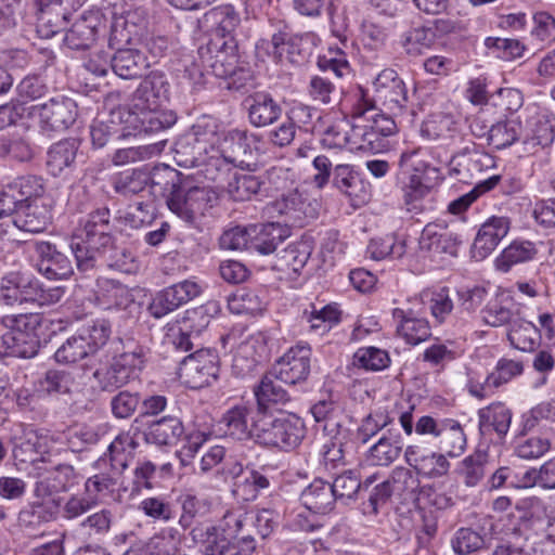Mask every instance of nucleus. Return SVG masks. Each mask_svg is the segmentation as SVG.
Here are the masks:
<instances>
[{"instance_id":"4c0bfd02","label":"nucleus","mask_w":555,"mask_h":555,"mask_svg":"<svg viewBox=\"0 0 555 555\" xmlns=\"http://www.w3.org/2000/svg\"><path fill=\"white\" fill-rule=\"evenodd\" d=\"M188 321H198V326L188 325L186 322H184V327H179L178 332H172V334L169 335L170 344L178 352H188L194 348L193 338H196V336H193V332L198 334L202 328L208 326L209 315L203 308H199L189 312Z\"/></svg>"},{"instance_id":"1a4fd4ad","label":"nucleus","mask_w":555,"mask_h":555,"mask_svg":"<svg viewBox=\"0 0 555 555\" xmlns=\"http://www.w3.org/2000/svg\"><path fill=\"white\" fill-rule=\"evenodd\" d=\"M257 142V135L247 130L231 129L219 135L216 152L225 163L234 167L249 168L254 165Z\"/></svg>"},{"instance_id":"4d7b16f0","label":"nucleus","mask_w":555,"mask_h":555,"mask_svg":"<svg viewBox=\"0 0 555 555\" xmlns=\"http://www.w3.org/2000/svg\"><path fill=\"white\" fill-rule=\"evenodd\" d=\"M338 411L337 401L332 393L322 396L311 408L310 412L315 422H325L323 433L324 436H331L335 430L343 429L339 423L334 421V416Z\"/></svg>"},{"instance_id":"0e129e2a","label":"nucleus","mask_w":555,"mask_h":555,"mask_svg":"<svg viewBox=\"0 0 555 555\" xmlns=\"http://www.w3.org/2000/svg\"><path fill=\"white\" fill-rule=\"evenodd\" d=\"M139 509L154 521L169 522L177 517L175 506L163 496H149L139 504Z\"/></svg>"},{"instance_id":"f8f14e48","label":"nucleus","mask_w":555,"mask_h":555,"mask_svg":"<svg viewBox=\"0 0 555 555\" xmlns=\"http://www.w3.org/2000/svg\"><path fill=\"white\" fill-rule=\"evenodd\" d=\"M311 354L307 344L291 347L274 364V376L288 385L306 382L311 370Z\"/></svg>"},{"instance_id":"4be33fe9","label":"nucleus","mask_w":555,"mask_h":555,"mask_svg":"<svg viewBox=\"0 0 555 555\" xmlns=\"http://www.w3.org/2000/svg\"><path fill=\"white\" fill-rule=\"evenodd\" d=\"M138 442L129 434L118 435L108 446L107 452L104 453L95 462L98 469L106 466L114 472L115 475H121L134 459Z\"/></svg>"},{"instance_id":"473e14b6","label":"nucleus","mask_w":555,"mask_h":555,"mask_svg":"<svg viewBox=\"0 0 555 555\" xmlns=\"http://www.w3.org/2000/svg\"><path fill=\"white\" fill-rule=\"evenodd\" d=\"M302 505L313 514L325 515L335 507L336 496L331 482L314 479L300 494Z\"/></svg>"},{"instance_id":"e2e57ef3","label":"nucleus","mask_w":555,"mask_h":555,"mask_svg":"<svg viewBox=\"0 0 555 555\" xmlns=\"http://www.w3.org/2000/svg\"><path fill=\"white\" fill-rule=\"evenodd\" d=\"M486 544L485 537L468 527H462L455 531L451 539V546L457 555H469L478 552Z\"/></svg>"},{"instance_id":"39448f33","label":"nucleus","mask_w":555,"mask_h":555,"mask_svg":"<svg viewBox=\"0 0 555 555\" xmlns=\"http://www.w3.org/2000/svg\"><path fill=\"white\" fill-rule=\"evenodd\" d=\"M199 59L205 67L218 78H227L235 73L241 63L238 44L235 38L210 37L208 42L198 48Z\"/></svg>"},{"instance_id":"7c9ffc66","label":"nucleus","mask_w":555,"mask_h":555,"mask_svg":"<svg viewBox=\"0 0 555 555\" xmlns=\"http://www.w3.org/2000/svg\"><path fill=\"white\" fill-rule=\"evenodd\" d=\"M116 52L111 56V68L122 79L141 77L149 67L145 55L133 48L112 47Z\"/></svg>"},{"instance_id":"c9c22d12","label":"nucleus","mask_w":555,"mask_h":555,"mask_svg":"<svg viewBox=\"0 0 555 555\" xmlns=\"http://www.w3.org/2000/svg\"><path fill=\"white\" fill-rule=\"evenodd\" d=\"M12 215L13 227L29 233L44 231L51 220L48 207L36 202L18 206Z\"/></svg>"},{"instance_id":"8fccbe9b","label":"nucleus","mask_w":555,"mask_h":555,"mask_svg":"<svg viewBox=\"0 0 555 555\" xmlns=\"http://www.w3.org/2000/svg\"><path fill=\"white\" fill-rule=\"evenodd\" d=\"M2 341L8 353L17 358H33L40 348L39 334L25 335L7 331L2 335Z\"/></svg>"},{"instance_id":"6e6d98bb","label":"nucleus","mask_w":555,"mask_h":555,"mask_svg":"<svg viewBox=\"0 0 555 555\" xmlns=\"http://www.w3.org/2000/svg\"><path fill=\"white\" fill-rule=\"evenodd\" d=\"M333 184L341 193L352 199L364 201L362 182L359 175L349 165H337L334 168Z\"/></svg>"},{"instance_id":"393cba45","label":"nucleus","mask_w":555,"mask_h":555,"mask_svg":"<svg viewBox=\"0 0 555 555\" xmlns=\"http://www.w3.org/2000/svg\"><path fill=\"white\" fill-rule=\"evenodd\" d=\"M146 27L144 14L127 11L114 17L111 26L109 47L127 46L138 39Z\"/></svg>"},{"instance_id":"f704fd0d","label":"nucleus","mask_w":555,"mask_h":555,"mask_svg":"<svg viewBox=\"0 0 555 555\" xmlns=\"http://www.w3.org/2000/svg\"><path fill=\"white\" fill-rule=\"evenodd\" d=\"M392 318L398 322V334L410 345H417L431 335L428 321L417 318L412 310L396 308L392 310Z\"/></svg>"},{"instance_id":"79ce46f5","label":"nucleus","mask_w":555,"mask_h":555,"mask_svg":"<svg viewBox=\"0 0 555 555\" xmlns=\"http://www.w3.org/2000/svg\"><path fill=\"white\" fill-rule=\"evenodd\" d=\"M280 379L274 376V371L264 375L255 388V396L260 409H267L272 404H286L291 401L289 393L281 386Z\"/></svg>"},{"instance_id":"5701e85b","label":"nucleus","mask_w":555,"mask_h":555,"mask_svg":"<svg viewBox=\"0 0 555 555\" xmlns=\"http://www.w3.org/2000/svg\"><path fill=\"white\" fill-rule=\"evenodd\" d=\"M76 481L73 466L60 464L37 474L34 494L36 498H48L54 493L67 491Z\"/></svg>"},{"instance_id":"ddd939ff","label":"nucleus","mask_w":555,"mask_h":555,"mask_svg":"<svg viewBox=\"0 0 555 555\" xmlns=\"http://www.w3.org/2000/svg\"><path fill=\"white\" fill-rule=\"evenodd\" d=\"M375 96L371 98L379 102L395 116L402 114L408 103V91L404 81L396 70L386 68L374 80Z\"/></svg>"},{"instance_id":"603ef678","label":"nucleus","mask_w":555,"mask_h":555,"mask_svg":"<svg viewBox=\"0 0 555 555\" xmlns=\"http://www.w3.org/2000/svg\"><path fill=\"white\" fill-rule=\"evenodd\" d=\"M69 21V14L62 12L55 4L47 5L37 18V33L41 38H51L64 30Z\"/></svg>"},{"instance_id":"cd10ccee","label":"nucleus","mask_w":555,"mask_h":555,"mask_svg":"<svg viewBox=\"0 0 555 555\" xmlns=\"http://www.w3.org/2000/svg\"><path fill=\"white\" fill-rule=\"evenodd\" d=\"M100 24L99 12H83L67 29L65 44L73 50L88 49L95 41Z\"/></svg>"},{"instance_id":"774afa93","label":"nucleus","mask_w":555,"mask_h":555,"mask_svg":"<svg viewBox=\"0 0 555 555\" xmlns=\"http://www.w3.org/2000/svg\"><path fill=\"white\" fill-rule=\"evenodd\" d=\"M261 188L259 178L249 173L235 175L228 183L227 192L235 202H243L251 198Z\"/></svg>"},{"instance_id":"de8ad7c7","label":"nucleus","mask_w":555,"mask_h":555,"mask_svg":"<svg viewBox=\"0 0 555 555\" xmlns=\"http://www.w3.org/2000/svg\"><path fill=\"white\" fill-rule=\"evenodd\" d=\"M537 255L535 245L530 241H515L495 259L496 269L507 272L513 266L529 261Z\"/></svg>"},{"instance_id":"a18cd8bd","label":"nucleus","mask_w":555,"mask_h":555,"mask_svg":"<svg viewBox=\"0 0 555 555\" xmlns=\"http://www.w3.org/2000/svg\"><path fill=\"white\" fill-rule=\"evenodd\" d=\"M524 126L518 118L492 125L489 129V142L498 150H503L512 144L522 141Z\"/></svg>"},{"instance_id":"ea45409f","label":"nucleus","mask_w":555,"mask_h":555,"mask_svg":"<svg viewBox=\"0 0 555 555\" xmlns=\"http://www.w3.org/2000/svg\"><path fill=\"white\" fill-rule=\"evenodd\" d=\"M518 532L528 543V547L534 546L541 540L550 539L555 533V519L547 516H529L521 518Z\"/></svg>"},{"instance_id":"dca6fc26","label":"nucleus","mask_w":555,"mask_h":555,"mask_svg":"<svg viewBox=\"0 0 555 555\" xmlns=\"http://www.w3.org/2000/svg\"><path fill=\"white\" fill-rule=\"evenodd\" d=\"M477 415L480 435L498 443L504 442L513 418L511 409L502 402H492L479 409Z\"/></svg>"},{"instance_id":"6ab92c4d","label":"nucleus","mask_w":555,"mask_h":555,"mask_svg":"<svg viewBox=\"0 0 555 555\" xmlns=\"http://www.w3.org/2000/svg\"><path fill=\"white\" fill-rule=\"evenodd\" d=\"M37 269L49 280H66L74 273L70 259L49 242L36 244Z\"/></svg>"},{"instance_id":"0eeeda50","label":"nucleus","mask_w":555,"mask_h":555,"mask_svg":"<svg viewBox=\"0 0 555 555\" xmlns=\"http://www.w3.org/2000/svg\"><path fill=\"white\" fill-rule=\"evenodd\" d=\"M276 31L272 35L271 40L260 39L256 43L258 56L272 55L278 62H287L291 64H301L305 62L299 44L301 38L291 33L289 26L285 21H278Z\"/></svg>"},{"instance_id":"c85d7f7f","label":"nucleus","mask_w":555,"mask_h":555,"mask_svg":"<svg viewBox=\"0 0 555 555\" xmlns=\"http://www.w3.org/2000/svg\"><path fill=\"white\" fill-rule=\"evenodd\" d=\"M183 435L182 421L177 416L167 415L147 424L144 440L159 447H171L177 444Z\"/></svg>"},{"instance_id":"49530a36","label":"nucleus","mask_w":555,"mask_h":555,"mask_svg":"<svg viewBox=\"0 0 555 555\" xmlns=\"http://www.w3.org/2000/svg\"><path fill=\"white\" fill-rule=\"evenodd\" d=\"M74 376L64 370H49L35 382L38 395H64L72 391Z\"/></svg>"},{"instance_id":"37998d69","label":"nucleus","mask_w":555,"mask_h":555,"mask_svg":"<svg viewBox=\"0 0 555 555\" xmlns=\"http://www.w3.org/2000/svg\"><path fill=\"white\" fill-rule=\"evenodd\" d=\"M78 144L75 140H63L54 143L48 151L47 167L54 177L60 176L75 163Z\"/></svg>"},{"instance_id":"423d86ee","label":"nucleus","mask_w":555,"mask_h":555,"mask_svg":"<svg viewBox=\"0 0 555 555\" xmlns=\"http://www.w3.org/2000/svg\"><path fill=\"white\" fill-rule=\"evenodd\" d=\"M179 377L192 388L209 386L219 375V357L210 349H196L180 361Z\"/></svg>"},{"instance_id":"c756f323","label":"nucleus","mask_w":555,"mask_h":555,"mask_svg":"<svg viewBox=\"0 0 555 555\" xmlns=\"http://www.w3.org/2000/svg\"><path fill=\"white\" fill-rule=\"evenodd\" d=\"M251 250L270 255L289 236L287 227L279 222L251 224Z\"/></svg>"},{"instance_id":"a211bd4d","label":"nucleus","mask_w":555,"mask_h":555,"mask_svg":"<svg viewBox=\"0 0 555 555\" xmlns=\"http://www.w3.org/2000/svg\"><path fill=\"white\" fill-rule=\"evenodd\" d=\"M170 85L162 72H151L139 85L133 93L135 108L155 109L169 100Z\"/></svg>"},{"instance_id":"13d9d810","label":"nucleus","mask_w":555,"mask_h":555,"mask_svg":"<svg viewBox=\"0 0 555 555\" xmlns=\"http://www.w3.org/2000/svg\"><path fill=\"white\" fill-rule=\"evenodd\" d=\"M352 364L366 371L378 372L389 366L390 357L384 349L373 346L362 347L354 352Z\"/></svg>"},{"instance_id":"69168bd1","label":"nucleus","mask_w":555,"mask_h":555,"mask_svg":"<svg viewBox=\"0 0 555 555\" xmlns=\"http://www.w3.org/2000/svg\"><path fill=\"white\" fill-rule=\"evenodd\" d=\"M386 409H377L367 414L361 422L357 430V438L362 443H366L372 437L392 423Z\"/></svg>"},{"instance_id":"5fc2aeb1","label":"nucleus","mask_w":555,"mask_h":555,"mask_svg":"<svg viewBox=\"0 0 555 555\" xmlns=\"http://www.w3.org/2000/svg\"><path fill=\"white\" fill-rule=\"evenodd\" d=\"M149 184L147 171L132 169L119 172L113 178V189L122 196H132L143 191Z\"/></svg>"},{"instance_id":"a878e982","label":"nucleus","mask_w":555,"mask_h":555,"mask_svg":"<svg viewBox=\"0 0 555 555\" xmlns=\"http://www.w3.org/2000/svg\"><path fill=\"white\" fill-rule=\"evenodd\" d=\"M460 244V236L441 223L426 224L420 238L421 248L434 254L455 256Z\"/></svg>"},{"instance_id":"e433bc0d","label":"nucleus","mask_w":555,"mask_h":555,"mask_svg":"<svg viewBox=\"0 0 555 555\" xmlns=\"http://www.w3.org/2000/svg\"><path fill=\"white\" fill-rule=\"evenodd\" d=\"M206 23L212 27L211 37L234 38V31L241 18L235 9L230 5H219L210 9L204 15Z\"/></svg>"},{"instance_id":"b1692460","label":"nucleus","mask_w":555,"mask_h":555,"mask_svg":"<svg viewBox=\"0 0 555 555\" xmlns=\"http://www.w3.org/2000/svg\"><path fill=\"white\" fill-rule=\"evenodd\" d=\"M230 473L234 479L232 492L242 501H254L261 490L270 487V480L264 474L254 468H243L241 463H235Z\"/></svg>"},{"instance_id":"2f4dec72","label":"nucleus","mask_w":555,"mask_h":555,"mask_svg":"<svg viewBox=\"0 0 555 555\" xmlns=\"http://www.w3.org/2000/svg\"><path fill=\"white\" fill-rule=\"evenodd\" d=\"M147 177L151 193L156 197L166 198L168 206L170 198L179 195L184 185L181 173L167 165L154 167L151 171H147Z\"/></svg>"},{"instance_id":"20e7f679","label":"nucleus","mask_w":555,"mask_h":555,"mask_svg":"<svg viewBox=\"0 0 555 555\" xmlns=\"http://www.w3.org/2000/svg\"><path fill=\"white\" fill-rule=\"evenodd\" d=\"M144 362V352L138 348L115 357L109 364L99 366L92 376L102 391L113 392L138 377Z\"/></svg>"},{"instance_id":"2eb2a0df","label":"nucleus","mask_w":555,"mask_h":555,"mask_svg":"<svg viewBox=\"0 0 555 555\" xmlns=\"http://www.w3.org/2000/svg\"><path fill=\"white\" fill-rule=\"evenodd\" d=\"M31 114L39 117L44 130L63 131L75 122L77 106L72 99L57 96L31 106Z\"/></svg>"},{"instance_id":"9b49d317","label":"nucleus","mask_w":555,"mask_h":555,"mask_svg":"<svg viewBox=\"0 0 555 555\" xmlns=\"http://www.w3.org/2000/svg\"><path fill=\"white\" fill-rule=\"evenodd\" d=\"M420 149H412L402 152L399 165L404 170H413L410 182L404 189V198L406 204L418 201L424 197L431 188V182L438 179V169L431 167L418 159Z\"/></svg>"},{"instance_id":"412c9836","label":"nucleus","mask_w":555,"mask_h":555,"mask_svg":"<svg viewBox=\"0 0 555 555\" xmlns=\"http://www.w3.org/2000/svg\"><path fill=\"white\" fill-rule=\"evenodd\" d=\"M95 304L105 310H126L134 304L131 291L117 280L100 276L93 289Z\"/></svg>"},{"instance_id":"c03bdc74","label":"nucleus","mask_w":555,"mask_h":555,"mask_svg":"<svg viewBox=\"0 0 555 555\" xmlns=\"http://www.w3.org/2000/svg\"><path fill=\"white\" fill-rule=\"evenodd\" d=\"M190 132L206 162L208 153L214 152L219 144L220 133L217 121L210 117H204L191 127Z\"/></svg>"},{"instance_id":"7ed1b4c3","label":"nucleus","mask_w":555,"mask_h":555,"mask_svg":"<svg viewBox=\"0 0 555 555\" xmlns=\"http://www.w3.org/2000/svg\"><path fill=\"white\" fill-rule=\"evenodd\" d=\"M351 118L353 120V139L362 140L364 151L378 147L380 137H388L396 132L395 120L376 112L375 101L363 90H359V99L353 105Z\"/></svg>"},{"instance_id":"338daca9","label":"nucleus","mask_w":555,"mask_h":555,"mask_svg":"<svg viewBox=\"0 0 555 555\" xmlns=\"http://www.w3.org/2000/svg\"><path fill=\"white\" fill-rule=\"evenodd\" d=\"M181 538L177 529L165 528L151 538L147 548L151 555H177Z\"/></svg>"},{"instance_id":"3c124183","label":"nucleus","mask_w":555,"mask_h":555,"mask_svg":"<svg viewBox=\"0 0 555 555\" xmlns=\"http://www.w3.org/2000/svg\"><path fill=\"white\" fill-rule=\"evenodd\" d=\"M541 337L540 330L526 320H516L512 323L507 338L511 345L521 351H532Z\"/></svg>"},{"instance_id":"f3484780","label":"nucleus","mask_w":555,"mask_h":555,"mask_svg":"<svg viewBox=\"0 0 555 555\" xmlns=\"http://www.w3.org/2000/svg\"><path fill=\"white\" fill-rule=\"evenodd\" d=\"M555 139V118L540 112L526 121L522 132L521 152L535 154L550 146Z\"/></svg>"},{"instance_id":"864d4df0","label":"nucleus","mask_w":555,"mask_h":555,"mask_svg":"<svg viewBox=\"0 0 555 555\" xmlns=\"http://www.w3.org/2000/svg\"><path fill=\"white\" fill-rule=\"evenodd\" d=\"M156 465L149 461H139L132 472L131 481L122 480L120 490L128 493L130 498H134L141 493L143 489L151 490L153 488L152 479L156 474Z\"/></svg>"},{"instance_id":"f03ea898","label":"nucleus","mask_w":555,"mask_h":555,"mask_svg":"<svg viewBox=\"0 0 555 555\" xmlns=\"http://www.w3.org/2000/svg\"><path fill=\"white\" fill-rule=\"evenodd\" d=\"M307 435L304 420L294 413L263 418L254 424V441L262 447L280 451L298 448Z\"/></svg>"},{"instance_id":"58836bf2","label":"nucleus","mask_w":555,"mask_h":555,"mask_svg":"<svg viewBox=\"0 0 555 555\" xmlns=\"http://www.w3.org/2000/svg\"><path fill=\"white\" fill-rule=\"evenodd\" d=\"M441 429L437 436L440 451L449 456H460L466 448V435L460 422L452 418H442Z\"/></svg>"},{"instance_id":"9d476101","label":"nucleus","mask_w":555,"mask_h":555,"mask_svg":"<svg viewBox=\"0 0 555 555\" xmlns=\"http://www.w3.org/2000/svg\"><path fill=\"white\" fill-rule=\"evenodd\" d=\"M218 202V195L208 188H183L179 195H175L169 201V209L178 217L189 223H193L198 218L211 209Z\"/></svg>"},{"instance_id":"680f3d73","label":"nucleus","mask_w":555,"mask_h":555,"mask_svg":"<svg viewBox=\"0 0 555 555\" xmlns=\"http://www.w3.org/2000/svg\"><path fill=\"white\" fill-rule=\"evenodd\" d=\"M402 451L399 440L391 441L389 437L383 435L370 450L367 459L372 465L388 466L395 462Z\"/></svg>"},{"instance_id":"f257e3e1","label":"nucleus","mask_w":555,"mask_h":555,"mask_svg":"<svg viewBox=\"0 0 555 555\" xmlns=\"http://www.w3.org/2000/svg\"><path fill=\"white\" fill-rule=\"evenodd\" d=\"M108 208H100L80 222L79 234L73 237L70 249L79 271L87 272L95 267V255L112 244Z\"/></svg>"},{"instance_id":"6e6552de","label":"nucleus","mask_w":555,"mask_h":555,"mask_svg":"<svg viewBox=\"0 0 555 555\" xmlns=\"http://www.w3.org/2000/svg\"><path fill=\"white\" fill-rule=\"evenodd\" d=\"M42 178L34 175L21 176L3 185L0 193V219L11 217L18 206L35 203L44 193Z\"/></svg>"},{"instance_id":"a19ab883","label":"nucleus","mask_w":555,"mask_h":555,"mask_svg":"<svg viewBox=\"0 0 555 555\" xmlns=\"http://www.w3.org/2000/svg\"><path fill=\"white\" fill-rule=\"evenodd\" d=\"M250 410L245 405H235L228 410L220 420L224 434L236 440L254 439V428L248 425Z\"/></svg>"},{"instance_id":"bb28decb","label":"nucleus","mask_w":555,"mask_h":555,"mask_svg":"<svg viewBox=\"0 0 555 555\" xmlns=\"http://www.w3.org/2000/svg\"><path fill=\"white\" fill-rule=\"evenodd\" d=\"M249 122L257 127H267L274 124L282 114V107L267 92H255L244 100Z\"/></svg>"},{"instance_id":"72a5a7b5","label":"nucleus","mask_w":555,"mask_h":555,"mask_svg":"<svg viewBox=\"0 0 555 555\" xmlns=\"http://www.w3.org/2000/svg\"><path fill=\"white\" fill-rule=\"evenodd\" d=\"M517 314L513 297L504 292L496 293L481 310L483 322L492 327L512 325Z\"/></svg>"},{"instance_id":"4468645a","label":"nucleus","mask_w":555,"mask_h":555,"mask_svg":"<svg viewBox=\"0 0 555 555\" xmlns=\"http://www.w3.org/2000/svg\"><path fill=\"white\" fill-rule=\"evenodd\" d=\"M199 294L201 286L196 282L184 280L156 293L147 310L152 317L160 319L188 304Z\"/></svg>"},{"instance_id":"bf43d9fd","label":"nucleus","mask_w":555,"mask_h":555,"mask_svg":"<svg viewBox=\"0 0 555 555\" xmlns=\"http://www.w3.org/2000/svg\"><path fill=\"white\" fill-rule=\"evenodd\" d=\"M436 36L430 27L418 26L402 35L401 46L409 55L417 56L435 42Z\"/></svg>"},{"instance_id":"09e8293b","label":"nucleus","mask_w":555,"mask_h":555,"mask_svg":"<svg viewBox=\"0 0 555 555\" xmlns=\"http://www.w3.org/2000/svg\"><path fill=\"white\" fill-rule=\"evenodd\" d=\"M106 433L105 425H81L70 429L66 435L68 449L82 452L100 442Z\"/></svg>"},{"instance_id":"aec40b11","label":"nucleus","mask_w":555,"mask_h":555,"mask_svg":"<svg viewBox=\"0 0 555 555\" xmlns=\"http://www.w3.org/2000/svg\"><path fill=\"white\" fill-rule=\"evenodd\" d=\"M507 217L492 216L480 227L472 246V254L476 260L487 258L507 235L509 231Z\"/></svg>"},{"instance_id":"052dcab7","label":"nucleus","mask_w":555,"mask_h":555,"mask_svg":"<svg viewBox=\"0 0 555 555\" xmlns=\"http://www.w3.org/2000/svg\"><path fill=\"white\" fill-rule=\"evenodd\" d=\"M341 312L336 304L326 305L320 309L311 306V311L305 310L304 318L310 324L311 330H320L322 333L328 332L333 325L339 323Z\"/></svg>"}]
</instances>
